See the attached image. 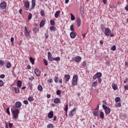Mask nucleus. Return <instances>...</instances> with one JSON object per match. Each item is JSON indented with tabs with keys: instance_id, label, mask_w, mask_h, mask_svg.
<instances>
[{
	"instance_id": "nucleus-1",
	"label": "nucleus",
	"mask_w": 128,
	"mask_h": 128,
	"mask_svg": "<svg viewBox=\"0 0 128 128\" xmlns=\"http://www.w3.org/2000/svg\"><path fill=\"white\" fill-rule=\"evenodd\" d=\"M12 114L13 116V118L14 120H18V114H20V109H16L12 110V108L11 110Z\"/></svg>"
},
{
	"instance_id": "nucleus-2",
	"label": "nucleus",
	"mask_w": 128,
	"mask_h": 128,
	"mask_svg": "<svg viewBox=\"0 0 128 128\" xmlns=\"http://www.w3.org/2000/svg\"><path fill=\"white\" fill-rule=\"evenodd\" d=\"M78 75H74L73 76L72 80V86H76V84H78Z\"/></svg>"
},
{
	"instance_id": "nucleus-3",
	"label": "nucleus",
	"mask_w": 128,
	"mask_h": 128,
	"mask_svg": "<svg viewBox=\"0 0 128 128\" xmlns=\"http://www.w3.org/2000/svg\"><path fill=\"white\" fill-rule=\"evenodd\" d=\"M30 31H28V28H26V26H24V34L26 36H27L28 38L29 36H30Z\"/></svg>"
},
{
	"instance_id": "nucleus-4",
	"label": "nucleus",
	"mask_w": 128,
	"mask_h": 128,
	"mask_svg": "<svg viewBox=\"0 0 128 128\" xmlns=\"http://www.w3.org/2000/svg\"><path fill=\"white\" fill-rule=\"evenodd\" d=\"M102 74L100 72H98L93 76V80H96L102 78Z\"/></svg>"
},
{
	"instance_id": "nucleus-5",
	"label": "nucleus",
	"mask_w": 128,
	"mask_h": 128,
	"mask_svg": "<svg viewBox=\"0 0 128 128\" xmlns=\"http://www.w3.org/2000/svg\"><path fill=\"white\" fill-rule=\"evenodd\" d=\"M24 7L26 8V10H30V1L26 0L24 2Z\"/></svg>"
},
{
	"instance_id": "nucleus-6",
	"label": "nucleus",
	"mask_w": 128,
	"mask_h": 128,
	"mask_svg": "<svg viewBox=\"0 0 128 128\" xmlns=\"http://www.w3.org/2000/svg\"><path fill=\"white\" fill-rule=\"evenodd\" d=\"M112 34V30L109 28H105L104 30V34L106 35V36H110V34Z\"/></svg>"
},
{
	"instance_id": "nucleus-7",
	"label": "nucleus",
	"mask_w": 128,
	"mask_h": 128,
	"mask_svg": "<svg viewBox=\"0 0 128 128\" xmlns=\"http://www.w3.org/2000/svg\"><path fill=\"white\" fill-rule=\"evenodd\" d=\"M0 8L2 10H6V2H3L0 4Z\"/></svg>"
},
{
	"instance_id": "nucleus-8",
	"label": "nucleus",
	"mask_w": 128,
	"mask_h": 128,
	"mask_svg": "<svg viewBox=\"0 0 128 128\" xmlns=\"http://www.w3.org/2000/svg\"><path fill=\"white\" fill-rule=\"evenodd\" d=\"M15 108L18 109L20 108H22V102H16L15 103Z\"/></svg>"
},
{
	"instance_id": "nucleus-9",
	"label": "nucleus",
	"mask_w": 128,
	"mask_h": 128,
	"mask_svg": "<svg viewBox=\"0 0 128 128\" xmlns=\"http://www.w3.org/2000/svg\"><path fill=\"white\" fill-rule=\"evenodd\" d=\"M76 26L78 28H80L82 24V20H80V18H78L76 20Z\"/></svg>"
},
{
	"instance_id": "nucleus-10",
	"label": "nucleus",
	"mask_w": 128,
	"mask_h": 128,
	"mask_svg": "<svg viewBox=\"0 0 128 128\" xmlns=\"http://www.w3.org/2000/svg\"><path fill=\"white\" fill-rule=\"evenodd\" d=\"M76 110V108H74L73 110H72L68 114L70 118H72V116H74V112Z\"/></svg>"
},
{
	"instance_id": "nucleus-11",
	"label": "nucleus",
	"mask_w": 128,
	"mask_h": 128,
	"mask_svg": "<svg viewBox=\"0 0 128 128\" xmlns=\"http://www.w3.org/2000/svg\"><path fill=\"white\" fill-rule=\"evenodd\" d=\"M34 72L37 76H40V71L38 68H35Z\"/></svg>"
},
{
	"instance_id": "nucleus-12",
	"label": "nucleus",
	"mask_w": 128,
	"mask_h": 128,
	"mask_svg": "<svg viewBox=\"0 0 128 128\" xmlns=\"http://www.w3.org/2000/svg\"><path fill=\"white\" fill-rule=\"evenodd\" d=\"M74 60L76 62H80L82 60V57L77 56L75 57Z\"/></svg>"
},
{
	"instance_id": "nucleus-13",
	"label": "nucleus",
	"mask_w": 128,
	"mask_h": 128,
	"mask_svg": "<svg viewBox=\"0 0 128 128\" xmlns=\"http://www.w3.org/2000/svg\"><path fill=\"white\" fill-rule=\"evenodd\" d=\"M70 36L71 38H74L76 36V32H72L70 33Z\"/></svg>"
},
{
	"instance_id": "nucleus-14",
	"label": "nucleus",
	"mask_w": 128,
	"mask_h": 128,
	"mask_svg": "<svg viewBox=\"0 0 128 128\" xmlns=\"http://www.w3.org/2000/svg\"><path fill=\"white\" fill-rule=\"evenodd\" d=\"M48 118H54V112L50 111L48 114Z\"/></svg>"
},
{
	"instance_id": "nucleus-15",
	"label": "nucleus",
	"mask_w": 128,
	"mask_h": 128,
	"mask_svg": "<svg viewBox=\"0 0 128 128\" xmlns=\"http://www.w3.org/2000/svg\"><path fill=\"white\" fill-rule=\"evenodd\" d=\"M12 90H14L16 94H18L20 92V89L18 88L13 87Z\"/></svg>"
},
{
	"instance_id": "nucleus-16",
	"label": "nucleus",
	"mask_w": 128,
	"mask_h": 128,
	"mask_svg": "<svg viewBox=\"0 0 128 128\" xmlns=\"http://www.w3.org/2000/svg\"><path fill=\"white\" fill-rule=\"evenodd\" d=\"M64 78L66 79V82H68V80H70V76L69 74H66L64 76Z\"/></svg>"
},
{
	"instance_id": "nucleus-17",
	"label": "nucleus",
	"mask_w": 128,
	"mask_h": 128,
	"mask_svg": "<svg viewBox=\"0 0 128 128\" xmlns=\"http://www.w3.org/2000/svg\"><path fill=\"white\" fill-rule=\"evenodd\" d=\"M110 108H108L106 109H105V114H110Z\"/></svg>"
},
{
	"instance_id": "nucleus-18",
	"label": "nucleus",
	"mask_w": 128,
	"mask_h": 128,
	"mask_svg": "<svg viewBox=\"0 0 128 128\" xmlns=\"http://www.w3.org/2000/svg\"><path fill=\"white\" fill-rule=\"evenodd\" d=\"M36 6V0H32V8H34Z\"/></svg>"
},
{
	"instance_id": "nucleus-19",
	"label": "nucleus",
	"mask_w": 128,
	"mask_h": 128,
	"mask_svg": "<svg viewBox=\"0 0 128 128\" xmlns=\"http://www.w3.org/2000/svg\"><path fill=\"white\" fill-rule=\"evenodd\" d=\"M60 14V11H56L54 14V16L56 18H58V16Z\"/></svg>"
},
{
	"instance_id": "nucleus-20",
	"label": "nucleus",
	"mask_w": 128,
	"mask_h": 128,
	"mask_svg": "<svg viewBox=\"0 0 128 128\" xmlns=\"http://www.w3.org/2000/svg\"><path fill=\"white\" fill-rule=\"evenodd\" d=\"M93 115L94 116H98V111L94 110L93 112Z\"/></svg>"
},
{
	"instance_id": "nucleus-21",
	"label": "nucleus",
	"mask_w": 128,
	"mask_h": 128,
	"mask_svg": "<svg viewBox=\"0 0 128 128\" xmlns=\"http://www.w3.org/2000/svg\"><path fill=\"white\" fill-rule=\"evenodd\" d=\"M34 60H36L32 58V57L30 58V62L32 64H34Z\"/></svg>"
},
{
	"instance_id": "nucleus-22",
	"label": "nucleus",
	"mask_w": 128,
	"mask_h": 128,
	"mask_svg": "<svg viewBox=\"0 0 128 128\" xmlns=\"http://www.w3.org/2000/svg\"><path fill=\"white\" fill-rule=\"evenodd\" d=\"M22 81L18 80L17 82V86H18V88H22Z\"/></svg>"
},
{
	"instance_id": "nucleus-23",
	"label": "nucleus",
	"mask_w": 128,
	"mask_h": 128,
	"mask_svg": "<svg viewBox=\"0 0 128 128\" xmlns=\"http://www.w3.org/2000/svg\"><path fill=\"white\" fill-rule=\"evenodd\" d=\"M112 88L114 90H118V86L114 84H112Z\"/></svg>"
},
{
	"instance_id": "nucleus-24",
	"label": "nucleus",
	"mask_w": 128,
	"mask_h": 128,
	"mask_svg": "<svg viewBox=\"0 0 128 128\" xmlns=\"http://www.w3.org/2000/svg\"><path fill=\"white\" fill-rule=\"evenodd\" d=\"M6 68H12V64L10 62H8L6 65Z\"/></svg>"
},
{
	"instance_id": "nucleus-25",
	"label": "nucleus",
	"mask_w": 128,
	"mask_h": 128,
	"mask_svg": "<svg viewBox=\"0 0 128 128\" xmlns=\"http://www.w3.org/2000/svg\"><path fill=\"white\" fill-rule=\"evenodd\" d=\"M60 102V100L58 98H56L54 100V104H58Z\"/></svg>"
},
{
	"instance_id": "nucleus-26",
	"label": "nucleus",
	"mask_w": 128,
	"mask_h": 128,
	"mask_svg": "<svg viewBox=\"0 0 128 128\" xmlns=\"http://www.w3.org/2000/svg\"><path fill=\"white\" fill-rule=\"evenodd\" d=\"M38 90H39L40 92H42L43 90L42 88V85L40 84H39L38 86Z\"/></svg>"
},
{
	"instance_id": "nucleus-27",
	"label": "nucleus",
	"mask_w": 128,
	"mask_h": 128,
	"mask_svg": "<svg viewBox=\"0 0 128 128\" xmlns=\"http://www.w3.org/2000/svg\"><path fill=\"white\" fill-rule=\"evenodd\" d=\"M40 28H42L44 26V20H42L40 24Z\"/></svg>"
},
{
	"instance_id": "nucleus-28",
	"label": "nucleus",
	"mask_w": 128,
	"mask_h": 128,
	"mask_svg": "<svg viewBox=\"0 0 128 128\" xmlns=\"http://www.w3.org/2000/svg\"><path fill=\"white\" fill-rule=\"evenodd\" d=\"M50 30H52L53 32H54L56 30V28L54 26H52L50 28Z\"/></svg>"
},
{
	"instance_id": "nucleus-29",
	"label": "nucleus",
	"mask_w": 128,
	"mask_h": 128,
	"mask_svg": "<svg viewBox=\"0 0 128 128\" xmlns=\"http://www.w3.org/2000/svg\"><path fill=\"white\" fill-rule=\"evenodd\" d=\"M115 102H120V97L116 98Z\"/></svg>"
},
{
	"instance_id": "nucleus-30",
	"label": "nucleus",
	"mask_w": 128,
	"mask_h": 128,
	"mask_svg": "<svg viewBox=\"0 0 128 128\" xmlns=\"http://www.w3.org/2000/svg\"><path fill=\"white\" fill-rule=\"evenodd\" d=\"M100 118L102 119L104 118V114L103 112H100Z\"/></svg>"
},
{
	"instance_id": "nucleus-31",
	"label": "nucleus",
	"mask_w": 128,
	"mask_h": 128,
	"mask_svg": "<svg viewBox=\"0 0 128 128\" xmlns=\"http://www.w3.org/2000/svg\"><path fill=\"white\" fill-rule=\"evenodd\" d=\"M53 60H56V62H60V57H56L55 58H54Z\"/></svg>"
},
{
	"instance_id": "nucleus-32",
	"label": "nucleus",
	"mask_w": 128,
	"mask_h": 128,
	"mask_svg": "<svg viewBox=\"0 0 128 128\" xmlns=\"http://www.w3.org/2000/svg\"><path fill=\"white\" fill-rule=\"evenodd\" d=\"M100 28L102 30V32H104V30H106V27H104V26L102 24H101L100 26Z\"/></svg>"
},
{
	"instance_id": "nucleus-33",
	"label": "nucleus",
	"mask_w": 128,
	"mask_h": 128,
	"mask_svg": "<svg viewBox=\"0 0 128 128\" xmlns=\"http://www.w3.org/2000/svg\"><path fill=\"white\" fill-rule=\"evenodd\" d=\"M48 60L49 62H52L54 60V58L52 56L48 57Z\"/></svg>"
},
{
	"instance_id": "nucleus-34",
	"label": "nucleus",
	"mask_w": 128,
	"mask_h": 128,
	"mask_svg": "<svg viewBox=\"0 0 128 128\" xmlns=\"http://www.w3.org/2000/svg\"><path fill=\"white\" fill-rule=\"evenodd\" d=\"M70 16H71V20H76V18L74 17V16L72 14H71Z\"/></svg>"
},
{
	"instance_id": "nucleus-35",
	"label": "nucleus",
	"mask_w": 128,
	"mask_h": 128,
	"mask_svg": "<svg viewBox=\"0 0 128 128\" xmlns=\"http://www.w3.org/2000/svg\"><path fill=\"white\" fill-rule=\"evenodd\" d=\"M86 66V61H84L82 62V66H83V68H85V66Z\"/></svg>"
},
{
	"instance_id": "nucleus-36",
	"label": "nucleus",
	"mask_w": 128,
	"mask_h": 128,
	"mask_svg": "<svg viewBox=\"0 0 128 128\" xmlns=\"http://www.w3.org/2000/svg\"><path fill=\"white\" fill-rule=\"evenodd\" d=\"M40 15H41V16H44V10H42L40 11Z\"/></svg>"
},
{
	"instance_id": "nucleus-37",
	"label": "nucleus",
	"mask_w": 128,
	"mask_h": 128,
	"mask_svg": "<svg viewBox=\"0 0 128 128\" xmlns=\"http://www.w3.org/2000/svg\"><path fill=\"white\" fill-rule=\"evenodd\" d=\"M70 30H72V32H74V25H71L70 26Z\"/></svg>"
},
{
	"instance_id": "nucleus-38",
	"label": "nucleus",
	"mask_w": 128,
	"mask_h": 128,
	"mask_svg": "<svg viewBox=\"0 0 128 128\" xmlns=\"http://www.w3.org/2000/svg\"><path fill=\"white\" fill-rule=\"evenodd\" d=\"M48 128H54V124H49L47 126Z\"/></svg>"
},
{
	"instance_id": "nucleus-39",
	"label": "nucleus",
	"mask_w": 128,
	"mask_h": 128,
	"mask_svg": "<svg viewBox=\"0 0 128 128\" xmlns=\"http://www.w3.org/2000/svg\"><path fill=\"white\" fill-rule=\"evenodd\" d=\"M54 81L56 83L58 82V76H55L54 78Z\"/></svg>"
},
{
	"instance_id": "nucleus-40",
	"label": "nucleus",
	"mask_w": 128,
	"mask_h": 128,
	"mask_svg": "<svg viewBox=\"0 0 128 128\" xmlns=\"http://www.w3.org/2000/svg\"><path fill=\"white\" fill-rule=\"evenodd\" d=\"M96 86H98V82H94L92 84V86H94V88H96Z\"/></svg>"
},
{
	"instance_id": "nucleus-41",
	"label": "nucleus",
	"mask_w": 128,
	"mask_h": 128,
	"mask_svg": "<svg viewBox=\"0 0 128 128\" xmlns=\"http://www.w3.org/2000/svg\"><path fill=\"white\" fill-rule=\"evenodd\" d=\"M68 105L67 104L64 110L66 111V112H68Z\"/></svg>"
},
{
	"instance_id": "nucleus-42",
	"label": "nucleus",
	"mask_w": 128,
	"mask_h": 128,
	"mask_svg": "<svg viewBox=\"0 0 128 128\" xmlns=\"http://www.w3.org/2000/svg\"><path fill=\"white\" fill-rule=\"evenodd\" d=\"M32 14H30L28 16V20H32Z\"/></svg>"
},
{
	"instance_id": "nucleus-43",
	"label": "nucleus",
	"mask_w": 128,
	"mask_h": 128,
	"mask_svg": "<svg viewBox=\"0 0 128 128\" xmlns=\"http://www.w3.org/2000/svg\"><path fill=\"white\" fill-rule=\"evenodd\" d=\"M54 20H50V24L51 26H54Z\"/></svg>"
},
{
	"instance_id": "nucleus-44",
	"label": "nucleus",
	"mask_w": 128,
	"mask_h": 128,
	"mask_svg": "<svg viewBox=\"0 0 128 128\" xmlns=\"http://www.w3.org/2000/svg\"><path fill=\"white\" fill-rule=\"evenodd\" d=\"M111 50H116V46H113L111 48Z\"/></svg>"
},
{
	"instance_id": "nucleus-45",
	"label": "nucleus",
	"mask_w": 128,
	"mask_h": 128,
	"mask_svg": "<svg viewBox=\"0 0 128 128\" xmlns=\"http://www.w3.org/2000/svg\"><path fill=\"white\" fill-rule=\"evenodd\" d=\"M28 100L29 102H32V100H34V98H32V96H29L28 98Z\"/></svg>"
},
{
	"instance_id": "nucleus-46",
	"label": "nucleus",
	"mask_w": 128,
	"mask_h": 128,
	"mask_svg": "<svg viewBox=\"0 0 128 128\" xmlns=\"http://www.w3.org/2000/svg\"><path fill=\"white\" fill-rule=\"evenodd\" d=\"M4 62L2 60H0V66H4Z\"/></svg>"
},
{
	"instance_id": "nucleus-47",
	"label": "nucleus",
	"mask_w": 128,
	"mask_h": 128,
	"mask_svg": "<svg viewBox=\"0 0 128 128\" xmlns=\"http://www.w3.org/2000/svg\"><path fill=\"white\" fill-rule=\"evenodd\" d=\"M6 112L8 115L10 114V108H6Z\"/></svg>"
},
{
	"instance_id": "nucleus-48",
	"label": "nucleus",
	"mask_w": 128,
	"mask_h": 128,
	"mask_svg": "<svg viewBox=\"0 0 128 128\" xmlns=\"http://www.w3.org/2000/svg\"><path fill=\"white\" fill-rule=\"evenodd\" d=\"M117 106H118V108H120V106H122V104L120 102H118L117 104H116V107L117 108Z\"/></svg>"
},
{
	"instance_id": "nucleus-49",
	"label": "nucleus",
	"mask_w": 128,
	"mask_h": 128,
	"mask_svg": "<svg viewBox=\"0 0 128 128\" xmlns=\"http://www.w3.org/2000/svg\"><path fill=\"white\" fill-rule=\"evenodd\" d=\"M44 64L46 66H48V61H46V60L44 59Z\"/></svg>"
},
{
	"instance_id": "nucleus-50",
	"label": "nucleus",
	"mask_w": 128,
	"mask_h": 128,
	"mask_svg": "<svg viewBox=\"0 0 128 128\" xmlns=\"http://www.w3.org/2000/svg\"><path fill=\"white\" fill-rule=\"evenodd\" d=\"M56 94H57V96H60L61 94V92L60 90H57Z\"/></svg>"
},
{
	"instance_id": "nucleus-51",
	"label": "nucleus",
	"mask_w": 128,
	"mask_h": 128,
	"mask_svg": "<svg viewBox=\"0 0 128 128\" xmlns=\"http://www.w3.org/2000/svg\"><path fill=\"white\" fill-rule=\"evenodd\" d=\"M4 86V81L0 80V87L2 86Z\"/></svg>"
},
{
	"instance_id": "nucleus-52",
	"label": "nucleus",
	"mask_w": 128,
	"mask_h": 128,
	"mask_svg": "<svg viewBox=\"0 0 128 128\" xmlns=\"http://www.w3.org/2000/svg\"><path fill=\"white\" fill-rule=\"evenodd\" d=\"M102 108H104V110H105L108 108V107L106 106L104 104H102Z\"/></svg>"
},
{
	"instance_id": "nucleus-53",
	"label": "nucleus",
	"mask_w": 128,
	"mask_h": 128,
	"mask_svg": "<svg viewBox=\"0 0 128 128\" xmlns=\"http://www.w3.org/2000/svg\"><path fill=\"white\" fill-rule=\"evenodd\" d=\"M5 77H6V76L4 74H2L0 75V78H4Z\"/></svg>"
},
{
	"instance_id": "nucleus-54",
	"label": "nucleus",
	"mask_w": 128,
	"mask_h": 128,
	"mask_svg": "<svg viewBox=\"0 0 128 128\" xmlns=\"http://www.w3.org/2000/svg\"><path fill=\"white\" fill-rule=\"evenodd\" d=\"M29 88H30V90H32V84L30 83L29 84Z\"/></svg>"
},
{
	"instance_id": "nucleus-55",
	"label": "nucleus",
	"mask_w": 128,
	"mask_h": 128,
	"mask_svg": "<svg viewBox=\"0 0 128 128\" xmlns=\"http://www.w3.org/2000/svg\"><path fill=\"white\" fill-rule=\"evenodd\" d=\"M14 37H12L10 38V42L12 44L14 43Z\"/></svg>"
},
{
	"instance_id": "nucleus-56",
	"label": "nucleus",
	"mask_w": 128,
	"mask_h": 128,
	"mask_svg": "<svg viewBox=\"0 0 128 128\" xmlns=\"http://www.w3.org/2000/svg\"><path fill=\"white\" fill-rule=\"evenodd\" d=\"M24 104H28V101L25 100L24 101Z\"/></svg>"
},
{
	"instance_id": "nucleus-57",
	"label": "nucleus",
	"mask_w": 128,
	"mask_h": 128,
	"mask_svg": "<svg viewBox=\"0 0 128 128\" xmlns=\"http://www.w3.org/2000/svg\"><path fill=\"white\" fill-rule=\"evenodd\" d=\"M48 58H49L50 56H52V53H50V52H48Z\"/></svg>"
},
{
	"instance_id": "nucleus-58",
	"label": "nucleus",
	"mask_w": 128,
	"mask_h": 128,
	"mask_svg": "<svg viewBox=\"0 0 128 128\" xmlns=\"http://www.w3.org/2000/svg\"><path fill=\"white\" fill-rule=\"evenodd\" d=\"M98 84H101L102 83V78H98Z\"/></svg>"
},
{
	"instance_id": "nucleus-59",
	"label": "nucleus",
	"mask_w": 128,
	"mask_h": 128,
	"mask_svg": "<svg viewBox=\"0 0 128 128\" xmlns=\"http://www.w3.org/2000/svg\"><path fill=\"white\" fill-rule=\"evenodd\" d=\"M124 90H128V85H126L124 86Z\"/></svg>"
},
{
	"instance_id": "nucleus-60",
	"label": "nucleus",
	"mask_w": 128,
	"mask_h": 128,
	"mask_svg": "<svg viewBox=\"0 0 128 128\" xmlns=\"http://www.w3.org/2000/svg\"><path fill=\"white\" fill-rule=\"evenodd\" d=\"M45 36H46V38H48V32L45 34Z\"/></svg>"
},
{
	"instance_id": "nucleus-61",
	"label": "nucleus",
	"mask_w": 128,
	"mask_h": 128,
	"mask_svg": "<svg viewBox=\"0 0 128 128\" xmlns=\"http://www.w3.org/2000/svg\"><path fill=\"white\" fill-rule=\"evenodd\" d=\"M48 82H49V84H52V79H49L48 80Z\"/></svg>"
},
{
	"instance_id": "nucleus-62",
	"label": "nucleus",
	"mask_w": 128,
	"mask_h": 128,
	"mask_svg": "<svg viewBox=\"0 0 128 128\" xmlns=\"http://www.w3.org/2000/svg\"><path fill=\"white\" fill-rule=\"evenodd\" d=\"M12 126H13V124H12V123H9V128H12Z\"/></svg>"
},
{
	"instance_id": "nucleus-63",
	"label": "nucleus",
	"mask_w": 128,
	"mask_h": 128,
	"mask_svg": "<svg viewBox=\"0 0 128 128\" xmlns=\"http://www.w3.org/2000/svg\"><path fill=\"white\" fill-rule=\"evenodd\" d=\"M128 81V78H126V80L124 81V84H126V82Z\"/></svg>"
},
{
	"instance_id": "nucleus-64",
	"label": "nucleus",
	"mask_w": 128,
	"mask_h": 128,
	"mask_svg": "<svg viewBox=\"0 0 128 128\" xmlns=\"http://www.w3.org/2000/svg\"><path fill=\"white\" fill-rule=\"evenodd\" d=\"M34 30V32H38V28H35Z\"/></svg>"
}]
</instances>
